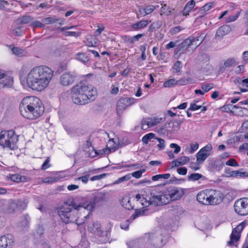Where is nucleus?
Wrapping results in <instances>:
<instances>
[{
	"mask_svg": "<svg viewBox=\"0 0 248 248\" xmlns=\"http://www.w3.org/2000/svg\"><path fill=\"white\" fill-rule=\"evenodd\" d=\"M212 149V145L209 144L202 148L196 154L197 162L202 163L210 155Z\"/></svg>",
	"mask_w": 248,
	"mask_h": 248,
	"instance_id": "12",
	"label": "nucleus"
},
{
	"mask_svg": "<svg viewBox=\"0 0 248 248\" xmlns=\"http://www.w3.org/2000/svg\"><path fill=\"white\" fill-rule=\"evenodd\" d=\"M93 208L94 204L90 202L77 204L74 199H71L60 207L58 214L63 222L80 225L84 223Z\"/></svg>",
	"mask_w": 248,
	"mask_h": 248,
	"instance_id": "1",
	"label": "nucleus"
},
{
	"mask_svg": "<svg viewBox=\"0 0 248 248\" xmlns=\"http://www.w3.org/2000/svg\"><path fill=\"white\" fill-rule=\"evenodd\" d=\"M200 164L197 162L196 163L191 162L189 164V167L194 170H197L200 169L199 164Z\"/></svg>",
	"mask_w": 248,
	"mask_h": 248,
	"instance_id": "63",
	"label": "nucleus"
},
{
	"mask_svg": "<svg viewBox=\"0 0 248 248\" xmlns=\"http://www.w3.org/2000/svg\"><path fill=\"white\" fill-rule=\"evenodd\" d=\"M75 76L69 72L63 73L60 78V83L63 86H68L73 84Z\"/></svg>",
	"mask_w": 248,
	"mask_h": 248,
	"instance_id": "15",
	"label": "nucleus"
},
{
	"mask_svg": "<svg viewBox=\"0 0 248 248\" xmlns=\"http://www.w3.org/2000/svg\"><path fill=\"white\" fill-rule=\"evenodd\" d=\"M201 88L206 93L213 88V85L212 84H203L202 85Z\"/></svg>",
	"mask_w": 248,
	"mask_h": 248,
	"instance_id": "62",
	"label": "nucleus"
},
{
	"mask_svg": "<svg viewBox=\"0 0 248 248\" xmlns=\"http://www.w3.org/2000/svg\"><path fill=\"white\" fill-rule=\"evenodd\" d=\"M212 167L217 170H220L224 166V163L221 159H217L211 163Z\"/></svg>",
	"mask_w": 248,
	"mask_h": 248,
	"instance_id": "30",
	"label": "nucleus"
},
{
	"mask_svg": "<svg viewBox=\"0 0 248 248\" xmlns=\"http://www.w3.org/2000/svg\"><path fill=\"white\" fill-rule=\"evenodd\" d=\"M155 139L158 140L159 144L157 145V147L159 150H162L164 149L165 147V140L160 138L156 137Z\"/></svg>",
	"mask_w": 248,
	"mask_h": 248,
	"instance_id": "51",
	"label": "nucleus"
},
{
	"mask_svg": "<svg viewBox=\"0 0 248 248\" xmlns=\"http://www.w3.org/2000/svg\"><path fill=\"white\" fill-rule=\"evenodd\" d=\"M231 29L228 25H223L220 27L217 31L216 36L217 38H221L225 35L229 33Z\"/></svg>",
	"mask_w": 248,
	"mask_h": 248,
	"instance_id": "18",
	"label": "nucleus"
},
{
	"mask_svg": "<svg viewBox=\"0 0 248 248\" xmlns=\"http://www.w3.org/2000/svg\"><path fill=\"white\" fill-rule=\"evenodd\" d=\"M154 191V189L151 190V197L149 198V200L148 201H146V202L148 203L147 206L153 205L154 206H159L162 204V202H161L160 195H155Z\"/></svg>",
	"mask_w": 248,
	"mask_h": 248,
	"instance_id": "17",
	"label": "nucleus"
},
{
	"mask_svg": "<svg viewBox=\"0 0 248 248\" xmlns=\"http://www.w3.org/2000/svg\"><path fill=\"white\" fill-rule=\"evenodd\" d=\"M89 177H90V175L89 174H87V175H85L84 176H81V177H78V178H77L75 179V180L77 181V180H80L82 181V182L84 184H86L88 183V181H89Z\"/></svg>",
	"mask_w": 248,
	"mask_h": 248,
	"instance_id": "56",
	"label": "nucleus"
},
{
	"mask_svg": "<svg viewBox=\"0 0 248 248\" xmlns=\"http://www.w3.org/2000/svg\"><path fill=\"white\" fill-rule=\"evenodd\" d=\"M100 224L98 222H94L90 227V231L93 233L100 234L102 232Z\"/></svg>",
	"mask_w": 248,
	"mask_h": 248,
	"instance_id": "31",
	"label": "nucleus"
},
{
	"mask_svg": "<svg viewBox=\"0 0 248 248\" xmlns=\"http://www.w3.org/2000/svg\"><path fill=\"white\" fill-rule=\"evenodd\" d=\"M179 128V124L177 122H170L168 124V126H166L167 131L169 133H172L176 131Z\"/></svg>",
	"mask_w": 248,
	"mask_h": 248,
	"instance_id": "32",
	"label": "nucleus"
},
{
	"mask_svg": "<svg viewBox=\"0 0 248 248\" xmlns=\"http://www.w3.org/2000/svg\"><path fill=\"white\" fill-rule=\"evenodd\" d=\"M60 19H57L55 16H51L46 17L43 19L42 21L46 24H50L60 20Z\"/></svg>",
	"mask_w": 248,
	"mask_h": 248,
	"instance_id": "39",
	"label": "nucleus"
},
{
	"mask_svg": "<svg viewBox=\"0 0 248 248\" xmlns=\"http://www.w3.org/2000/svg\"><path fill=\"white\" fill-rule=\"evenodd\" d=\"M105 193H100V194H98L97 196H95L93 201H94V204L96 203H98L99 202L103 201L105 200Z\"/></svg>",
	"mask_w": 248,
	"mask_h": 248,
	"instance_id": "44",
	"label": "nucleus"
},
{
	"mask_svg": "<svg viewBox=\"0 0 248 248\" xmlns=\"http://www.w3.org/2000/svg\"><path fill=\"white\" fill-rule=\"evenodd\" d=\"M164 118L158 117H148L142 120L141 128L146 129L148 127H151L162 123Z\"/></svg>",
	"mask_w": 248,
	"mask_h": 248,
	"instance_id": "13",
	"label": "nucleus"
},
{
	"mask_svg": "<svg viewBox=\"0 0 248 248\" xmlns=\"http://www.w3.org/2000/svg\"><path fill=\"white\" fill-rule=\"evenodd\" d=\"M29 200L26 197L12 200L10 203L8 210L10 212H14L16 210L22 211L26 209Z\"/></svg>",
	"mask_w": 248,
	"mask_h": 248,
	"instance_id": "8",
	"label": "nucleus"
},
{
	"mask_svg": "<svg viewBox=\"0 0 248 248\" xmlns=\"http://www.w3.org/2000/svg\"><path fill=\"white\" fill-rule=\"evenodd\" d=\"M176 85V80L172 78L164 82L163 86L165 87H171Z\"/></svg>",
	"mask_w": 248,
	"mask_h": 248,
	"instance_id": "43",
	"label": "nucleus"
},
{
	"mask_svg": "<svg viewBox=\"0 0 248 248\" xmlns=\"http://www.w3.org/2000/svg\"><path fill=\"white\" fill-rule=\"evenodd\" d=\"M2 79L3 80L1 81V83L3 84L4 86L9 85L10 84L12 79L9 76H8L5 74V77L2 78L1 79Z\"/></svg>",
	"mask_w": 248,
	"mask_h": 248,
	"instance_id": "52",
	"label": "nucleus"
},
{
	"mask_svg": "<svg viewBox=\"0 0 248 248\" xmlns=\"http://www.w3.org/2000/svg\"><path fill=\"white\" fill-rule=\"evenodd\" d=\"M57 181V178L54 177H48L44 178L42 182L44 183L51 184Z\"/></svg>",
	"mask_w": 248,
	"mask_h": 248,
	"instance_id": "53",
	"label": "nucleus"
},
{
	"mask_svg": "<svg viewBox=\"0 0 248 248\" xmlns=\"http://www.w3.org/2000/svg\"><path fill=\"white\" fill-rule=\"evenodd\" d=\"M234 209L238 215L241 216L248 215V199L243 198L237 200L234 203Z\"/></svg>",
	"mask_w": 248,
	"mask_h": 248,
	"instance_id": "9",
	"label": "nucleus"
},
{
	"mask_svg": "<svg viewBox=\"0 0 248 248\" xmlns=\"http://www.w3.org/2000/svg\"><path fill=\"white\" fill-rule=\"evenodd\" d=\"M18 140V136L14 130H3L0 133V145L3 148L14 150Z\"/></svg>",
	"mask_w": 248,
	"mask_h": 248,
	"instance_id": "5",
	"label": "nucleus"
},
{
	"mask_svg": "<svg viewBox=\"0 0 248 248\" xmlns=\"http://www.w3.org/2000/svg\"><path fill=\"white\" fill-rule=\"evenodd\" d=\"M14 239L12 235L1 236L0 237V248H11Z\"/></svg>",
	"mask_w": 248,
	"mask_h": 248,
	"instance_id": "16",
	"label": "nucleus"
},
{
	"mask_svg": "<svg viewBox=\"0 0 248 248\" xmlns=\"http://www.w3.org/2000/svg\"><path fill=\"white\" fill-rule=\"evenodd\" d=\"M181 64H182L181 62L179 61H177L175 62V63L173 66V69L174 72L178 73L180 71L181 69Z\"/></svg>",
	"mask_w": 248,
	"mask_h": 248,
	"instance_id": "54",
	"label": "nucleus"
},
{
	"mask_svg": "<svg viewBox=\"0 0 248 248\" xmlns=\"http://www.w3.org/2000/svg\"><path fill=\"white\" fill-rule=\"evenodd\" d=\"M54 75V71L49 67L36 66L28 74L27 83L33 90L42 91L48 85Z\"/></svg>",
	"mask_w": 248,
	"mask_h": 248,
	"instance_id": "2",
	"label": "nucleus"
},
{
	"mask_svg": "<svg viewBox=\"0 0 248 248\" xmlns=\"http://www.w3.org/2000/svg\"><path fill=\"white\" fill-rule=\"evenodd\" d=\"M169 197L170 195H169L167 190H166L164 194L160 195L162 204H167L172 202L171 199H170Z\"/></svg>",
	"mask_w": 248,
	"mask_h": 248,
	"instance_id": "34",
	"label": "nucleus"
},
{
	"mask_svg": "<svg viewBox=\"0 0 248 248\" xmlns=\"http://www.w3.org/2000/svg\"><path fill=\"white\" fill-rule=\"evenodd\" d=\"M225 164L227 166H232V167H238L239 164L235 159L233 158H231L225 162Z\"/></svg>",
	"mask_w": 248,
	"mask_h": 248,
	"instance_id": "49",
	"label": "nucleus"
},
{
	"mask_svg": "<svg viewBox=\"0 0 248 248\" xmlns=\"http://www.w3.org/2000/svg\"><path fill=\"white\" fill-rule=\"evenodd\" d=\"M122 206L127 210H131L134 208V206L132 205L130 198L128 197H124L122 200Z\"/></svg>",
	"mask_w": 248,
	"mask_h": 248,
	"instance_id": "26",
	"label": "nucleus"
},
{
	"mask_svg": "<svg viewBox=\"0 0 248 248\" xmlns=\"http://www.w3.org/2000/svg\"><path fill=\"white\" fill-rule=\"evenodd\" d=\"M31 26L33 28H43L45 27V25L42 23H41V22H40L39 21H35L31 23Z\"/></svg>",
	"mask_w": 248,
	"mask_h": 248,
	"instance_id": "59",
	"label": "nucleus"
},
{
	"mask_svg": "<svg viewBox=\"0 0 248 248\" xmlns=\"http://www.w3.org/2000/svg\"><path fill=\"white\" fill-rule=\"evenodd\" d=\"M224 198V194L219 190L207 189L199 192L197 200L204 205H216L220 204Z\"/></svg>",
	"mask_w": 248,
	"mask_h": 248,
	"instance_id": "3",
	"label": "nucleus"
},
{
	"mask_svg": "<svg viewBox=\"0 0 248 248\" xmlns=\"http://www.w3.org/2000/svg\"><path fill=\"white\" fill-rule=\"evenodd\" d=\"M202 41L203 38L201 36H190L182 42L181 48L184 49L186 47L187 49L190 48L192 50H195L202 44Z\"/></svg>",
	"mask_w": 248,
	"mask_h": 248,
	"instance_id": "7",
	"label": "nucleus"
},
{
	"mask_svg": "<svg viewBox=\"0 0 248 248\" xmlns=\"http://www.w3.org/2000/svg\"><path fill=\"white\" fill-rule=\"evenodd\" d=\"M238 63L234 58H230L224 62V66L227 67H232L237 65Z\"/></svg>",
	"mask_w": 248,
	"mask_h": 248,
	"instance_id": "33",
	"label": "nucleus"
},
{
	"mask_svg": "<svg viewBox=\"0 0 248 248\" xmlns=\"http://www.w3.org/2000/svg\"><path fill=\"white\" fill-rule=\"evenodd\" d=\"M146 210H141V209H139V210H136L135 213L132 216V217H133V219H135L137 218V217H139L141 216H143L145 214V212Z\"/></svg>",
	"mask_w": 248,
	"mask_h": 248,
	"instance_id": "46",
	"label": "nucleus"
},
{
	"mask_svg": "<svg viewBox=\"0 0 248 248\" xmlns=\"http://www.w3.org/2000/svg\"><path fill=\"white\" fill-rule=\"evenodd\" d=\"M155 134L150 133L144 135L142 138V141L144 144H147L148 142L152 139H155Z\"/></svg>",
	"mask_w": 248,
	"mask_h": 248,
	"instance_id": "38",
	"label": "nucleus"
},
{
	"mask_svg": "<svg viewBox=\"0 0 248 248\" xmlns=\"http://www.w3.org/2000/svg\"><path fill=\"white\" fill-rule=\"evenodd\" d=\"M243 169L234 171H227L226 170L225 172L228 177H237L240 176L241 177L248 176V173L246 171H242Z\"/></svg>",
	"mask_w": 248,
	"mask_h": 248,
	"instance_id": "20",
	"label": "nucleus"
},
{
	"mask_svg": "<svg viewBox=\"0 0 248 248\" xmlns=\"http://www.w3.org/2000/svg\"><path fill=\"white\" fill-rule=\"evenodd\" d=\"M44 111L43 106L34 107L26 109L25 111L21 112V114L25 118L29 119H34L39 117Z\"/></svg>",
	"mask_w": 248,
	"mask_h": 248,
	"instance_id": "10",
	"label": "nucleus"
},
{
	"mask_svg": "<svg viewBox=\"0 0 248 248\" xmlns=\"http://www.w3.org/2000/svg\"><path fill=\"white\" fill-rule=\"evenodd\" d=\"M33 20V17L30 16H23L17 19L18 22L20 24H28Z\"/></svg>",
	"mask_w": 248,
	"mask_h": 248,
	"instance_id": "35",
	"label": "nucleus"
},
{
	"mask_svg": "<svg viewBox=\"0 0 248 248\" xmlns=\"http://www.w3.org/2000/svg\"><path fill=\"white\" fill-rule=\"evenodd\" d=\"M131 178L130 173H128L122 177L119 178L118 180L115 181L113 183V185H117L122 183L124 181H126L129 180Z\"/></svg>",
	"mask_w": 248,
	"mask_h": 248,
	"instance_id": "41",
	"label": "nucleus"
},
{
	"mask_svg": "<svg viewBox=\"0 0 248 248\" xmlns=\"http://www.w3.org/2000/svg\"><path fill=\"white\" fill-rule=\"evenodd\" d=\"M87 88L85 87H81L78 84L73 87L71 89L72 99L74 103L83 105L88 104L93 101V97L95 95L94 91L91 92V95H90V98L87 96L84 93L86 91Z\"/></svg>",
	"mask_w": 248,
	"mask_h": 248,
	"instance_id": "4",
	"label": "nucleus"
},
{
	"mask_svg": "<svg viewBox=\"0 0 248 248\" xmlns=\"http://www.w3.org/2000/svg\"><path fill=\"white\" fill-rule=\"evenodd\" d=\"M9 178L13 182L16 183L26 182L27 181V177L26 176H21L18 174H10L9 175Z\"/></svg>",
	"mask_w": 248,
	"mask_h": 248,
	"instance_id": "24",
	"label": "nucleus"
},
{
	"mask_svg": "<svg viewBox=\"0 0 248 248\" xmlns=\"http://www.w3.org/2000/svg\"><path fill=\"white\" fill-rule=\"evenodd\" d=\"M170 199L174 201L180 199L185 194L184 190L182 188L170 186L167 189Z\"/></svg>",
	"mask_w": 248,
	"mask_h": 248,
	"instance_id": "14",
	"label": "nucleus"
},
{
	"mask_svg": "<svg viewBox=\"0 0 248 248\" xmlns=\"http://www.w3.org/2000/svg\"><path fill=\"white\" fill-rule=\"evenodd\" d=\"M203 176L201 174L195 173H191L190 175L188 176L187 179L188 181H196L199 180Z\"/></svg>",
	"mask_w": 248,
	"mask_h": 248,
	"instance_id": "40",
	"label": "nucleus"
},
{
	"mask_svg": "<svg viewBox=\"0 0 248 248\" xmlns=\"http://www.w3.org/2000/svg\"><path fill=\"white\" fill-rule=\"evenodd\" d=\"M149 24L147 20H141L135 24H132L131 27L132 30L137 31L146 27Z\"/></svg>",
	"mask_w": 248,
	"mask_h": 248,
	"instance_id": "23",
	"label": "nucleus"
},
{
	"mask_svg": "<svg viewBox=\"0 0 248 248\" xmlns=\"http://www.w3.org/2000/svg\"><path fill=\"white\" fill-rule=\"evenodd\" d=\"M145 171V169H142L138 171H134L130 173L131 177L133 176L136 178H140L141 177L142 174Z\"/></svg>",
	"mask_w": 248,
	"mask_h": 248,
	"instance_id": "45",
	"label": "nucleus"
},
{
	"mask_svg": "<svg viewBox=\"0 0 248 248\" xmlns=\"http://www.w3.org/2000/svg\"><path fill=\"white\" fill-rule=\"evenodd\" d=\"M214 6L215 3L214 2L207 3L200 9L198 12V14H199V16L201 17H203L207 14V12L210 10Z\"/></svg>",
	"mask_w": 248,
	"mask_h": 248,
	"instance_id": "19",
	"label": "nucleus"
},
{
	"mask_svg": "<svg viewBox=\"0 0 248 248\" xmlns=\"http://www.w3.org/2000/svg\"><path fill=\"white\" fill-rule=\"evenodd\" d=\"M77 59L84 63H86L89 62L90 58L89 55L86 53H78L77 54Z\"/></svg>",
	"mask_w": 248,
	"mask_h": 248,
	"instance_id": "27",
	"label": "nucleus"
},
{
	"mask_svg": "<svg viewBox=\"0 0 248 248\" xmlns=\"http://www.w3.org/2000/svg\"><path fill=\"white\" fill-rule=\"evenodd\" d=\"M146 13L144 7L140 6L138 9V13L137 14L138 18L146 16Z\"/></svg>",
	"mask_w": 248,
	"mask_h": 248,
	"instance_id": "48",
	"label": "nucleus"
},
{
	"mask_svg": "<svg viewBox=\"0 0 248 248\" xmlns=\"http://www.w3.org/2000/svg\"><path fill=\"white\" fill-rule=\"evenodd\" d=\"M160 12L161 15L170 13V11L169 6H167L166 4H164L160 9Z\"/></svg>",
	"mask_w": 248,
	"mask_h": 248,
	"instance_id": "57",
	"label": "nucleus"
},
{
	"mask_svg": "<svg viewBox=\"0 0 248 248\" xmlns=\"http://www.w3.org/2000/svg\"><path fill=\"white\" fill-rule=\"evenodd\" d=\"M178 159L182 165L186 164L187 162H188L189 161V157L185 156H181L179 157Z\"/></svg>",
	"mask_w": 248,
	"mask_h": 248,
	"instance_id": "64",
	"label": "nucleus"
},
{
	"mask_svg": "<svg viewBox=\"0 0 248 248\" xmlns=\"http://www.w3.org/2000/svg\"><path fill=\"white\" fill-rule=\"evenodd\" d=\"M50 161V159L49 157H47L45 161V162L43 163L41 166V169L42 170H45L47 169H48L50 167V164H49V162Z\"/></svg>",
	"mask_w": 248,
	"mask_h": 248,
	"instance_id": "60",
	"label": "nucleus"
},
{
	"mask_svg": "<svg viewBox=\"0 0 248 248\" xmlns=\"http://www.w3.org/2000/svg\"><path fill=\"white\" fill-rule=\"evenodd\" d=\"M199 148V144L197 142L190 144V149L189 152L191 154L194 153Z\"/></svg>",
	"mask_w": 248,
	"mask_h": 248,
	"instance_id": "61",
	"label": "nucleus"
},
{
	"mask_svg": "<svg viewBox=\"0 0 248 248\" xmlns=\"http://www.w3.org/2000/svg\"><path fill=\"white\" fill-rule=\"evenodd\" d=\"M183 29L181 28V26H176L172 28H171L170 31L169 33L171 35H173L176 34H177L179 33Z\"/></svg>",
	"mask_w": 248,
	"mask_h": 248,
	"instance_id": "47",
	"label": "nucleus"
},
{
	"mask_svg": "<svg viewBox=\"0 0 248 248\" xmlns=\"http://www.w3.org/2000/svg\"><path fill=\"white\" fill-rule=\"evenodd\" d=\"M239 81H241V83L246 85V87L247 88L248 87V78L245 79H241L240 78H237L235 79L234 82L235 84H237V83H239Z\"/></svg>",
	"mask_w": 248,
	"mask_h": 248,
	"instance_id": "58",
	"label": "nucleus"
},
{
	"mask_svg": "<svg viewBox=\"0 0 248 248\" xmlns=\"http://www.w3.org/2000/svg\"><path fill=\"white\" fill-rule=\"evenodd\" d=\"M135 103V99L133 98H122L120 99L117 103V113L120 115L124 110L127 107Z\"/></svg>",
	"mask_w": 248,
	"mask_h": 248,
	"instance_id": "11",
	"label": "nucleus"
},
{
	"mask_svg": "<svg viewBox=\"0 0 248 248\" xmlns=\"http://www.w3.org/2000/svg\"><path fill=\"white\" fill-rule=\"evenodd\" d=\"M43 106L40 99L35 96H27L24 98L19 106L20 112H22L34 107Z\"/></svg>",
	"mask_w": 248,
	"mask_h": 248,
	"instance_id": "6",
	"label": "nucleus"
},
{
	"mask_svg": "<svg viewBox=\"0 0 248 248\" xmlns=\"http://www.w3.org/2000/svg\"><path fill=\"white\" fill-rule=\"evenodd\" d=\"M170 176V173L157 174L152 176V180L153 181H156L160 179H168Z\"/></svg>",
	"mask_w": 248,
	"mask_h": 248,
	"instance_id": "36",
	"label": "nucleus"
},
{
	"mask_svg": "<svg viewBox=\"0 0 248 248\" xmlns=\"http://www.w3.org/2000/svg\"><path fill=\"white\" fill-rule=\"evenodd\" d=\"M240 236V234L237 232L234 229H233L232 232L230 236V240L228 242V245L232 246L234 242L239 240Z\"/></svg>",
	"mask_w": 248,
	"mask_h": 248,
	"instance_id": "25",
	"label": "nucleus"
},
{
	"mask_svg": "<svg viewBox=\"0 0 248 248\" xmlns=\"http://www.w3.org/2000/svg\"><path fill=\"white\" fill-rule=\"evenodd\" d=\"M193 80L190 77L186 78H184L178 80H176V85L179 86H184L188 84L193 83Z\"/></svg>",
	"mask_w": 248,
	"mask_h": 248,
	"instance_id": "29",
	"label": "nucleus"
},
{
	"mask_svg": "<svg viewBox=\"0 0 248 248\" xmlns=\"http://www.w3.org/2000/svg\"><path fill=\"white\" fill-rule=\"evenodd\" d=\"M241 13V10L238 11L237 13L233 16H230L225 18L226 23H230L235 21L239 16Z\"/></svg>",
	"mask_w": 248,
	"mask_h": 248,
	"instance_id": "37",
	"label": "nucleus"
},
{
	"mask_svg": "<svg viewBox=\"0 0 248 248\" xmlns=\"http://www.w3.org/2000/svg\"><path fill=\"white\" fill-rule=\"evenodd\" d=\"M78 85H80L81 87H85L87 88L86 91H85V93H84V94H85L87 96H88L89 98H90L89 95H91V92L94 91L95 94V95L93 98V101L95 100V97L97 96V91L95 88L92 86L91 85L89 86L87 84H86L85 83L82 82H80L79 84H78Z\"/></svg>",
	"mask_w": 248,
	"mask_h": 248,
	"instance_id": "21",
	"label": "nucleus"
},
{
	"mask_svg": "<svg viewBox=\"0 0 248 248\" xmlns=\"http://www.w3.org/2000/svg\"><path fill=\"white\" fill-rule=\"evenodd\" d=\"M81 34V33L79 32H76V31H67L64 33V35L65 36H75L78 37Z\"/></svg>",
	"mask_w": 248,
	"mask_h": 248,
	"instance_id": "55",
	"label": "nucleus"
},
{
	"mask_svg": "<svg viewBox=\"0 0 248 248\" xmlns=\"http://www.w3.org/2000/svg\"><path fill=\"white\" fill-rule=\"evenodd\" d=\"M195 5V1L194 0H190L186 4L183 10L181 11L183 15L187 16L189 15V12L194 8Z\"/></svg>",
	"mask_w": 248,
	"mask_h": 248,
	"instance_id": "22",
	"label": "nucleus"
},
{
	"mask_svg": "<svg viewBox=\"0 0 248 248\" xmlns=\"http://www.w3.org/2000/svg\"><path fill=\"white\" fill-rule=\"evenodd\" d=\"M30 220L29 215L28 214L24 215L23 219L21 222V226L24 228L28 227L29 225Z\"/></svg>",
	"mask_w": 248,
	"mask_h": 248,
	"instance_id": "42",
	"label": "nucleus"
},
{
	"mask_svg": "<svg viewBox=\"0 0 248 248\" xmlns=\"http://www.w3.org/2000/svg\"><path fill=\"white\" fill-rule=\"evenodd\" d=\"M11 50L13 54L18 57L25 56L27 55V52L20 47H13Z\"/></svg>",
	"mask_w": 248,
	"mask_h": 248,
	"instance_id": "28",
	"label": "nucleus"
},
{
	"mask_svg": "<svg viewBox=\"0 0 248 248\" xmlns=\"http://www.w3.org/2000/svg\"><path fill=\"white\" fill-rule=\"evenodd\" d=\"M144 7L146 15H149L152 13L155 9V6L153 5H147Z\"/></svg>",
	"mask_w": 248,
	"mask_h": 248,
	"instance_id": "50",
	"label": "nucleus"
}]
</instances>
